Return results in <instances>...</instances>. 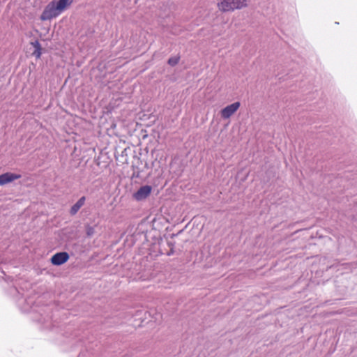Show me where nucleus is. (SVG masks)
Instances as JSON below:
<instances>
[{
    "instance_id": "obj_1",
    "label": "nucleus",
    "mask_w": 357,
    "mask_h": 357,
    "mask_svg": "<svg viewBox=\"0 0 357 357\" xmlns=\"http://www.w3.org/2000/svg\"><path fill=\"white\" fill-rule=\"evenodd\" d=\"M72 3L73 0H53L45 7L40 19L42 21H47L56 18Z\"/></svg>"
},
{
    "instance_id": "obj_11",
    "label": "nucleus",
    "mask_w": 357,
    "mask_h": 357,
    "mask_svg": "<svg viewBox=\"0 0 357 357\" xmlns=\"http://www.w3.org/2000/svg\"><path fill=\"white\" fill-rule=\"evenodd\" d=\"M139 176V172H134L133 174H132V177H137L138 178Z\"/></svg>"
},
{
    "instance_id": "obj_8",
    "label": "nucleus",
    "mask_w": 357,
    "mask_h": 357,
    "mask_svg": "<svg viewBox=\"0 0 357 357\" xmlns=\"http://www.w3.org/2000/svg\"><path fill=\"white\" fill-rule=\"evenodd\" d=\"M30 44L34 47V51L32 54L36 58L39 59L42 54V47L38 40L31 41Z\"/></svg>"
},
{
    "instance_id": "obj_9",
    "label": "nucleus",
    "mask_w": 357,
    "mask_h": 357,
    "mask_svg": "<svg viewBox=\"0 0 357 357\" xmlns=\"http://www.w3.org/2000/svg\"><path fill=\"white\" fill-rule=\"evenodd\" d=\"M95 234V228L90 225L86 227V234L87 237H91Z\"/></svg>"
},
{
    "instance_id": "obj_6",
    "label": "nucleus",
    "mask_w": 357,
    "mask_h": 357,
    "mask_svg": "<svg viewBox=\"0 0 357 357\" xmlns=\"http://www.w3.org/2000/svg\"><path fill=\"white\" fill-rule=\"evenodd\" d=\"M20 178V174H17L11 172H6L0 175V185H6Z\"/></svg>"
},
{
    "instance_id": "obj_3",
    "label": "nucleus",
    "mask_w": 357,
    "mask_h": 357,
    "mask_svg": "<svg viewBox=\"0 0 357 357\" xmlns=\"http://www.w3.org/2000/svg\"><path fill=\"white\" fill-rule=\"evenodd\" d=\"M152 187L151 185H143L140 187L134 194L133 197L137 201H142L146 199L151 194Z\"/></svg>"
},
{
    "instance_id": "obj_2",
    "label": "nucleus",
    "mask_w": 357,
    "mask_h": 357,
    "mask_svg": "<svg viewBox=\"0 0 357 357\" xmlns=\"http://www.w3.org/2000/svg\"><path fill=\"white\" fill-rule=\"evenodd\" d=\"M247 6V0H218V7L222 12L233 11Z\"/></svg>"
},
{
    "instance_id": "obj_4",
    "label": "nucleus",
    "mask_w": 357,
    "mask_h": 357,
    "mask_svg": "<svg viewBox=\"0 0 357 357\" xmlns=\"http://www.w3.org/2000/svg\"><path fill=\"white\" fill-rule=\"evenodd\" d=\"M240 105L241 104L239 102H235L223 108L220 112L222 118L225 119H229L237 111Z\"/></svg>"
},
{
    "instance_id": "obj_10",
    "label": "nucleus",
    "mask_w": 357,
    "mask_h": 357,
    "mask_svg": "<svg viewBox=\"0 0 357 357\" xmlns=\"http://www.w3.org/2000/svg\"><path fill=\"white\" fill-rule=\"evenodd\" d=\"M179 59H180V57L179 56H173V57H170L169 59H168V64L170 65L171 66H176L178 61H179Z\"/></svg>"
},
{
    "instance_id": "obj_5",
    "label": "nucleus",
    "mask_w": 357,
    "mask_h": 357,
    "mask_svg": "<svg viewBox=\"0 0 357 357\" xmlns=\"http://www.w3.org/2000/svg\"><path fill=\"white\" fill-rule=\"evenodd\" d=\"M69 255L66 252H60L54 254L51 258V262L53 265L61 266L65 264L69 259Z\"/></svg>"
},
{
    "instance_id": "obj_7",
    "label": "nucleus",
    "mask_w": 357,
    "mask_h": 357,
    "mask_svg": "<svg viewBox=\"0 0 357 357\" xmlns=\"http://www.w3.org/2000/svg\"><path fill=\"white\" fill-rule=\"evenodd\" d=\"M86 201V197L84 196L80 197L77 202L72 206V207L70 209V214L71 215H75L79 210L81 208L82 206H84Z\"/></svg>"
}]
</instances>
